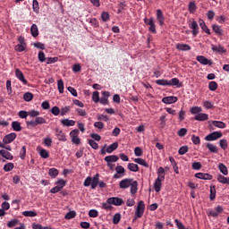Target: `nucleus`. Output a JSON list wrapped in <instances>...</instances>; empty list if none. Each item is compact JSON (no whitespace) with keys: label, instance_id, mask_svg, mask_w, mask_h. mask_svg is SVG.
I'll return each mask as SVG.
<instances>
[{"label":"nucleus","instance_id":"obj_55","mask_svg":"<svg viewBox=\"0 0 229 229\" xmlns=\"http://www.w3.org/2000/svg\"><path fill=\"white\" fill-rule=\"evenodd\" d=\"M219 146L220 148H222L223 149H226L228 148V140L223 139L220 140L219 141Z\"/></svg>","mask_w":229,"mask_h":229},{"label":"nucleus","instance_id":"obj_9","mask_svg":"<svg viewBox=\"0 0 229 229\" xmlns=\"http://www.w3.org/2000/svg\"><path fill=\"white\" fill-rule=\"evenodd\" d=\"M189 28L192 30L191 33L193 37H198L199 33V27L198 26V21H192L191 24H189Z\"/></svg>","mask_w":229,"mask_h":229},{"label":"nucleus","instance_id":"obj_18","mask_svg":"<svg viewBox=\"0 0 229 229\" xmlns=\"http://www.w3.org/2000/svg\"><path fill=\"white\" fill-rule=\"evenodd\" d=\"M0 155L3 157V158H5V160H13V155L5 149H1Z\"/></svg>","mask_w":229,"mask_h":229},{"label":"nucleus","instance_id":"obj_16","mask_svg":"<svg viewBox=\"0 0 229 229\" xmlns=\"http://www.w3.org/2000/svg\"><path fill=\"white\" fill-rule=\"evenodd\" d=\"M211 50L214 51V53H226V49L225 48V47L221 46V45H211Z\"/></svg>","mask_w":229,"mask_h":229},{"label":"nucleus","instance_id":"obj_19","mask_svg":"<svg viewBox=\"0 0 229 229\" xmlns=\"http://www.w3.org/2000/svg\"><path fill=\"white\" fill-rule=\"evenodd\" d=\"M157 180H160L161 182H164L165 180V169L164 167L160 166L157 169Z\"/></svg>","mask_w":229,"mask_h":229},{"label":"nucleus","instance_id":"obj_31","mask_svg":"<svg viewBox=\"0 0 229 229\" xmlns=\"http://www.w3.org/2000/svg\"><path fill=\"white\" fill-rule=\"evenodd\" d=\"M104 160L107 163L117 162V160H119V157L115 155L107 156L104 158Z\"/></svg>","mask_w":229,"mask_h":229},{"label":"nucleus","instance_id":"obj_64","mask_svg":"<svg viewBox=\"0 0 229 229\" xmlns=\"http://www.w3.org/2000/svg\"><path fill=\"white\" fill-rule=\"evenodd\" d=\"M189 151V147L187 146H182L179 148L178 153L179 155H185Z\"/></svg>","mask_w":229,"mask_h":229},{"label":"nucleus","instance_id":"obj_35","mask_svg":"<svg viewBox=\"0 0 229 229\" xmlns=\"http://www.w3.org/2000/svg\"><path fill=\"white\" fill-rule=\"evenodd\" d=\"M212 124L213 126H216V128H221V129L226 128V123L221 121H213Z\"/></svg>","mask_w":229,"mask_h":229},{"label":"nucleus","instance_id":"obj_49","mask_svg":"<svg viewBox=\"0 0 229 229\" xmlns=\"http://www.w3.org/2000/svg\"><path fill=\"white\" fill-rule=\"evenodd\" d=\"M208 89L212 92H215V90H217V82L210 81L209 84H208Z\"/></svg>","mask_w":229,"mask_h":229},{"label":"nucleus","instance_id":"obj_11","mask_svg":"<svg viewBox=\"0 0 229 229\" xmlns=\"http://www.w3.org/2000/svg\"><path fill=\"white\" fill-rule=\"evenodd\" d=\"M197 62H199V64H201V65H212V64H214L212 62V60L208 59L207 57H205L204 55H198L196 58Z\"/></svg>","mask_w":229,"mask_h":229},{"label":"nucleus","instance_id":"obj_8","mask_svg":"<svg viewBox=\"0 0 229 229\" xmlns=\"http://www.w3.org/2000/svg\"><path fill=\"white\" fill-rule=\"evenodd\" d=\"M15 139H17V133L11 132L4 137L3 142L4 144H11Z\"/></svg>","mask_w":229,"mask_h":229},{"label":"nucleus","instance_id":"obj_41","mask_svg":"<svg viewBox=\"0 0 229 229\" xmlns=\"http://www.w3.org/2000/svg\"><path fill=\"white\" fill-rule=\"evenodd\" d=\"M24 101L30 102L33 100V93L31 92H26L23 95Z\"/></svg>","mask_w":229,"mask_h":229},{"label":"nucleus","instance_id":"obj_48","mask_svg":"<svg viewBox=\"0 0 229 229\" xmlns=\"http://www.w3.org/2000/svg\"><path fill=\"white\" fill-rule=\"evenodd\" d=\"M209 199L211 201H214L216 199V186H210Z\"/></svg>","mask_w":229,"mask_h":229},{"label":"nucleus","instance_id":"obj_38","mask_svg":"<svg viewBox=\"0 0 229 229\" xmlns=\"http://www.w3.org/2000/svg\"><path fill=\"white\" fill-rule=\"evenodd\" d=\"M22 216L25 217H37L38 214L36 211H23Z\"/></svg>","mask_w":229,"mask_h":229},{"label":"nucleus","instance_id":"obj_17","mask_svg":"<svg viewBox=\"0 0 229 229\" xmlns=\"http://www.w3.org/2000/svg\"><path fill=\"white\" fill-rule=\"evenodd\" d=\"M168 87H177V89H180V87H182V82H180L178 78H173L168 81Z\"/></svg>","mask_w":229,"mask_h":229},{"label":"nucleus","instance_id":"obj_40","mask_svg":"<svg viewBox=\"0 0 229 229\" xmlns=\"http://www.w3.org/2000/svg\"><path fill=\"white\" fill-rule=\"evenodd\" d=\"M58 169L56 168H50L48 171V174L51 178H56V176H58Z\"/></svg>","mask_w":229,"mask_h":229},{"label":"nucleus","instance_id":"obj_30","mask_svg":"<svg viewBox=\"0 0 229 229\" xmlns=\"http://www.w3.org/2000/svg\"><path fill=\"white\" fill-rule=\"evenodd\" d=\"M206 147L210 151V153H218V151H219V148H217V147H216V145H214L212 143H207Z\"/></svg>","mask_w":229,"mask_h":229},{"label":"nucleus","instance_id":"obj_43","mask_svg":"<svg viewBox=\"0 0 229 229\" xmlns=\"http://www.w3.org/2000/svg\"><path fill=\"white\" fill-rule=\"evenodd\" d=\"M13 167H15L13 163H8L4 165V171H5V173H10V171H13Z\"/></svg>","mask_w":229,"mask_h":229},{"label":"nucleus","instance_id":"obj_3","mask_svg":"<svg viewBox=\"0 0 229 229\" xmlns=\"http://www.w3.org/2000/svg\"><path fill=\"white\" fill-rule=\"evenodd\" d=\"M144 22L147 26H148V31L154 35H157V25L155 24V19L145 18Z\"/></svg>","mask_w":229,"mask_h":229},{"label":"nucleus","instance_id":"obj_34","mask_svg":"<svg viewBox=\"0 0 229 229\" xmlns=\"http://www.w3.org/2000/svg\"><path fill=\"white\" fill-rule=\"evenodd\" d=\"M188 10L190 12V13H194V12H196V10H198V6L196 5V2L192 1L189 3L188 5Z\"/></svg>","mask_w":229,"mask_h":229},{"label":"nucleus","instance_id":"obj_54","mask_svg":"<svg viewBox=\"0 0 229 229\" xmlns=\"http://www.w3.org/2000/svg\"><path fill=\"white\" fill-rule=\"evenodd\" d=\"M99 91H94L92 94V100L94 103H99Z\"/></svg>","mask_w":229,"mask_h":229},{"label":"nucleus","instance_id":"obj_60","mask_svg":"<svg viewBox=\"0 0 229 229\" xmlns=\"http://www.w3.org/2000/svg\"><path fill=\"white\" fill-rule=\"evenodd\" d=\"M64 217L65 219H74L76 217V211H69Z\"/></svg>","mask_w":229,"mask_h":229},{"label":"nucleus","instance_id":"obj_32","mask_svg":"<svg viewBox=\"0 0 229 229\" xmlns=\"http://www.w3.org/2000/svg\"><path fill=\"white\" fill-rule=\"evenodd\" d=\"M117 148H119V143L114 142L113 144H111L109 147L106 148V152L114 153V151H115V149H117Z\"/></svg>","mask_w":229,"mask_h":229},{"label":"nucleus","instance_id":"obj_6","mask_svg":"<svg viewBox=\"0 0 229 229\" xmlns=\"http://www.w3.org/2000/svg\"><path fill=\"white\" fill-rule=\"evenodd\" d=\"M223 207L222 206H217L215 208V210L209 209L208 212V216H211V217H217L219 214H223Z\"/></svg>","mask_w":229,"mask_h":229},{"label":"nucleus","instance_id":"obj_56","mask_svg":"<svg viewBox=\"0 0 229 229\" xmlns=\"http://www.w3.org/2000/svg\"><path fill=\"white\" fill-rule=\"evenodd\" d=\"M121 222V215L119 213H116L113 217V223L114 225H119Z\"/></svg>","mask_w":229,"mask_h":229},{"label":"nucleus","instance_id":"obj_27","mask_svg":"<svg viewBox=\"0 0 229 229\" xmlns=\"http://www.w3.org/2000/svg\"><path fill=\"white\" fill-rule=\"evenodd\" d=\"M162 182L163 181H160V179H156L154 182V189L156 192H160V191H162Z\"/></svg>","mask_w":229,"mask_h":229},{"label":"nucleus","instance_id":"obj_12","mask_svg":"<svg viewBox=\"0 0 229 229\" xmlns=\"http://www.w3.org/2000/svg\"><path fill=\"white\" fill-rule=\"evenodd\" d=\"M15 76L21 81V83H23V85H28V81L24 78V73H22L19 68L15 69Z\"/></svg>","mask_w":229,"mask_h":229},{"label":"nucleus","instance_id":"obj_63","mask_svg":"<svg viewBox=\"0 0 229 229\" xmlns=\"http://www.w3.org/2000/svg\"><path fill=\"white\" fill-rule=\"evenodd\" d=\"M50 112L53 114V115H60V107L55 106L51 108Z\"/></svg>","mask_w":229,"mask_h":229},{"label":"nucleus","instance_id":"obj_5","mask_svg":"<svg viewBox=\"0 0 229 229\" xmlns=\"http://www.w3.org/2000/svg\"><path fill=\"white\" fill-rule=\"evenodd\" d=\"M221 137H223V132L214 131L212 133L208 134L205 137V140H208V142H212L214 140H217V139H221Z\"/></svg>","mask_w":229,"mask_h":229},{"label":"nucleus","instance_id":"obj_46","mask_svg":"<svg viewBox=\"0 0 229 229\" xmlns=\"http://www.w3.org/2000/svg\"><path fill=\"white\" fill-rule=\"evenodd\" d=\"M55 184L58 185L61 190H63L64 187H65V185H67V181H65L64 179H58L57 182H55Z\"/></svg>","mask_w":229,"mask_h":229},{"label":"nucleus","instance_id":"obj_23","mask_svg":"<svg viewBox=\"0 0 229 229\" xmlns=\"http://www.w3.org/2000/svg\"><path fill=\"white\" fill-rule=\"evenodd\" d=\"M176 49L178 51H191V47L188 44H180L176 45Z\"/></svg>","mask_w":229,"mask_h":229},{"label":"nucleus","instance_id":"obj_50","mask_svg":"<svg viewBox=\"0 0 229 229\" xmlns=\"http://www.w3.org/2000/svg\"><path fill=\"white\" fill-rule=\"evenodd\" d=\"M101 19L104 22H108L110 21V14L106 12L101 13Z\"/></svg>","mask_w":229,"mask_h":229},{"label":"nucleus","instance_id":"obj_53","mask_svg":"<svg viewBox=\"0 0 229 229\" xmlns=\"http://www.w3.org/2000/svg\"><path fill=\"white\" fill-rule=\"evenodd\" d=\"M200 112H203V109H201V107L199 106H193L191 108V114H199Z\"/></svg>","mask_w":229,"mask_h":229},{"label":"nucleus","instance_id":"obj_21","mask_svg":"<svg viewBox=\"0 0 229 229\" xmlns=\"http://www.w3.org/2000/svg\"><path fill=\"white\" fill-rule=\"evenodd\" d=\"M195 178H199V180H212L213 177L210 174L197 173Z\"/></svg>","mask_w":229,"mask_h":229},{"label":"nucleus","instance_id":"obj_59","mask_svg":"<svg viewBox=\"0 0 229 229\" xmlns=\"http://www.w3.org/2000/svg\"><path fill=\"white\" fill-rule=\"evenodd\" d=\"M89 144L93 149H99V145L94 140H89Z\"/></svg>","mask_w":229,"mask_h":229},{"label":"nucleus","instance_id":"obj_10","mask_svg":"<svg viewBox=\"0 0 229 229\" xmlns=\"http://www.w3.org/2000/svg\"><path fill=\"white\" fill-rule=\"evenodd\" d=\"M132 182L133 178L123 179L119 182V187L120 189H128L131 185Z\"/></svg>","mask_w":229,"mask_h":229},{"label":"nucleus","instance_id":"obj_39","mask_svg":"<svg viewBox=\"0 0 229 229\" xmlns=\"http://www.w3.org/2000/svg\"><path fill=\"white\" fill-rule=\"evenodd\" d=\"M218 169H219L220 173H223L225 176H226V174H228V168L226 167V165H225V164L220 163L218 165Z\"/></svg>","mask_w":229,"mask_h":229},{"label":"nucleus","instance_id":"obj_37","mask_svg":"<svg viewBox=\"0 0 229 229\" xmlns=\"http://www.w3.org/2000/svg\"><path fill=\"white\" fill-rule=\"evenodd\" d=\"M156 83L157 85H160L162 87H169V81L165 79L157 80Z\"/></svg>","mask_w":229,"mask_h":229},{"label":"nucleus","instance_id":"obj_52","mask_svg":"<svg viewBox=\"0 0 229 229\" xmlns=\"http://www.w3.org/2000/svg\"><path fill=\"white\" fill-rule=\"evenodd\" d=\"M39 155H40L41 158H49V152L45 148H42L39 151Z\"/></svg>","mask_w":229,"mask_h":229},{"label":"nucleus","instance_id":"obj_13","mask_svg":"<svg viewBox=\"0 0 229 229\" xmlns=\"http://www.w3.org/2000/svg\"><path fill=\"white\" fill-rule=\"evenodd\" d=\"M178 101V98L174 96L165 97L162 98V102L165 105H173V103H176Z\"/></svg>","mask_w":229,"mask_h":229},{"label":"nucleus","instance_id":"obj_15","mask_svg":"<svg viewBox=\"0 0 229 229\" xmlns=\"http://www.w3.org/2000/svg\"><path fill=\"white\" fill-rule=\"evenodd\" d=\"M55 136L57 137L58 140H60L61 142L67 141L65 133H64V131H60L58 128L55 129Z\"/></svg>","mask_w":229,"mask_h":229},{"label":"nucleus","instance_id":"obj_28","mask_svg":"<svg viewBox=\"0 0 229 229\" xmlns=\"http://www.w3.org/2000/svg\"><path fill=\"white\" fill-rule=\"evenodd\" d=\"M30 33L34 38H37V36L38 35V26L37 24H32L30 27Z\"/></svg>","mask_w":229,"mask_h":229},{"label":"nucleus","instance_id":"obj_2","mask_svg":"<svg viewBox=\"0 0 229 229\" xmlns=\"http://www.w3.org/2000/svg\"><path fill=\"white\" fill-rule=\"evenodd\" d=\"M144 210H146V205L142 200H140L138 202L137 209L134 215V218L132 219V223H135V221H137V217H142V216H144Z\"/></svg>","mask_w":229,"mask_h":229},{"label":"nucleus","instance_id":"obj_45","mask_svg":"<svg viewBox=\"0 0 229 229\" xmlns=\"http://www.w3.org/2000/svg\"><path fill=\"white\" fill-rule=\"evenodd\" d=\"M32 9H33V12H35V13H38V12L40 11V7L38 6V1L33 0Z\"/></svg>","mask_w":229,"mask_h":229},{"label":"nucleus","instance_id":"obj_14","mask_svg":"<svg viewBox=\"0 0 229 229\" xmlns=\"http://www.w3.org/2000/svg\"><path fill=\"white\" fill-rule=\"evenodd\" d=\"M157 19L158 21L159 26H164L165 18L164 17V13L160 9L157 10Z\"/></svg>","mask_w":229,"mask_h":229},{"label":"nucleus","instance_id":"obj_57","mask_svg":"<svg viewBox=\"0 0 229 229\" xmlns=\"http://www.w3.org/2000/svg\"><path fill=\"white\" fill-rule=\"evenodd\" d=\"M20 158L21 160H24L26 158V146H22L20 150Z\"/></svg>","mask_w":229,"mask_h":229},{"label":"nucleus","instance_id":"obj_25","mask_svg":"<svg viewBox=\"0 0 229 229\" xmlns=\"http://www.w3.org/2000/svg\"><path fill=\"white\" fill-rule=\"evenodd\" d=\"M12 128L13 131H22V126H21V123L14 121L12 123Z\"/></svg>","mask_w":229,"mask_h":229},{"label":"nucleus","instance_id":"obj_7","mask_svg":"<svg viewBox=\"0 0 229 229\" xmlns=\"http://www.w3.org/2000/svg\"><path fill=\"white\" fill-rule=\"evenodd\" d=\"M107 202L111 203V205H114L115 207H121V205L124 203V200L118 197H112L107 199Z\"/></svg>","mask_w":229,"mask_h":229},{"label":"nucleus","instance_id":"obj_24","mask_svg":"<svg viewBox=\"0 0 229 229\" xmlns=\"http://www.w3.org/2000/svg\"><path fill=\"white\" fill-rule=\"evenodd\" d=\"M195 121H208V114L205 113H199L194 117Z\"/></svg>","mask_w":229,"mask_h":229},{"label":"nucleus","instance_id":"obj_20","mask_svg":"<svg viewBox=\"0 0 229 229\" xmlns=\"http://www.w3.org/2000/svg\"><path fill=\"white\" fill-rule=\"evenodd\" d=\"M130 187H131L130 189L131 194H137V191H139V182L132 179V182H131Z\"/></svg>","mask_w":229,"mask_h":229},{"label":"nucleus","instance_id":"obj_29","mask_svg":"<svg viewBox=\"0 0 229 229\" xmlns=\"http://www.w3.org/2000/svg\"><path fill=\"white\" fill-rule=\"evenodd\" d=\"M92 185H91V189H96L99 183V174H97L96 175H94V177L92 178Z\"/></svg>","mask_w":229,"mask_h":229},{"label":"nucleus","instance_id":"obj_51","mask_svg":"<svg viewBox=\"0 0 229 229\" xmlns=\"http://www.w3.org/2000/svg\"><path fill=\"white\" fill-rule=\"evenodd\" d=\"M19 225V219H13L8 222L7 226L8 228H13V226H17Z\"/></svg>","mask_w":229,"mask_h":229},{"label":"nucleus","instance_id":"obj_42","mask_svg":"<svg viewBox=\"0 0 229 229\" xmlns=\"http://www.w3.org/2000/svg\"><path fill=\"white\" fill-rule=\"evenodd\" d=\"M118 11L117 13H123V10L126 9V2L123 1L118 4Z\"/></svg>","mask_w":229,"mask_h":229},{"label":"nucleus","instance_id":"obj_4","mask_svg":"<svg viewBox=\"0 0 229 229\" xmlns=\"http://www.w3.org/2000/svg\"><path fill=\"white\" fill-rule=\"evenodd\" d=\"M80 135V131L78 129L72 130L70 132V137L72 138V142L76 146H80L81 144V140L78 137Z\"/></svg>","mask_w":229,"mask_h":229},{"label":"nucleus","instance_id":"obj_44","mask_svg":"<svg viewBox=\"0 0 229 229\" xmlns=\"http://www.w3.org/2000/svg\"><path fill=\"white\" fill-rule=\"evenodd\" d=\"M203 106L207 110H212V108H214V104L211 101L206 100L203 102Z\"/></svg>","mask_w":229,"mask_h":229},{"label":"nucleus","instance_id":"obj_1","mask_svg":"<svg viewBox=\"0 0 229 229\" xmlns=\"http://www.w3.org/2000/svg\"><path fill=\"white\" fill-rule=\"evenodd\" d=\"M47 123V122L46 121V118H44L42 116H38L35 118V120L27 121L26 125H27V128H30V126L31 128H37V126H38V124H46Z\"/></svg>","mask_w":229,"mask_h":229},{"label":"nucleus","instance_id":"obj_62","mask_svg":"<svg viewBox=\"0 0 229 229\" xmlns=\"http://www.w3.org/2000/svg\"><path fill=\"white\" fill-rule=\"evenodd\" d=\"M29 115H30V117L37 118L38 115H40V112L33 109V110L29 111Z\"/></svg>","mask_w":229,"mask_h":229},{"label":"nucleus","instance_id":"obj_58","mask_svg":"<svg viewBox=\"0 0 229 229\" xmlns=\"http://www.w3.org/2000/svg\"><path fill=\"white\" fill-rule=\"evenodd\" d=\"M71 112V106H64L61 109L60 114L62 116L67 115Z\"/></svg>","mask_w":229,"mask_h":229},{"label":"nucleus","instance_id":"obj_26","mask_svg":"<svg viewBox=\"0 0 229 229\" xmlns=\"http://www.w3.org/2000/svg\"><path fill=\"white\" fill-rule=\"evenodd\" d=\"M212 30L216 35H218L219 37H223V30H221V26L214 24L212 25Z\"/></svg>","mask_w":229,"mask_h":229},{"label":"nucleus","instance_id":"obj_33","mask_svg":"<svg viewBox=\"0 0 229 229\" xmlns=\"http://www.w3.org/2000/svg\"><path fill=\"white\" fill-rule=\"evenodd\" d=\"M129 171H131L132 173H138L139 171V165L134 163H129L127 165Z\"/></svg>","mask_w":229,"mask_h":229},{"label":"nucleus","instance_id":"obj_47","mask_svg":"<svg viewBox=\"0 0 229 229\" xmlns=\"http://www.w3.org/2000/svg\"><path fill=\"white\" fill-rule=\"evenodd\" d=\"M57 89L60 94H64V81L61 79L57 81Z\"/></svg>","mask_w":229,"mask_h":229},{"label":"nucleus","instance_id":"obj_22","mask_svg":"<svg viewBox=\"0 0 229 229\" xmlns=\"http://www.w3.org/2000/svg\"><path fill=\"white\" fill-rule=\"evenodd\" d=\"M61 123L63 124V126H74V124H76V121L70 120L69 118H64L61 120Z\"/></svg>","mask_w":229,"mask_h":229},{"label":"nucleus","instance_id":"obj_61","mask_svg":"<svg viewBox=\"0 0 229 229\" xmlns=\"http://www.w3.org/2000/svg\"><path fill=\"white\" fill-rule=\"evenodd\" d=\"M84 187H92V177L89 176L85 179L84 183H83Z\"/></svg>","mask_w":229,"mask_h":229},{"label":"nucleus","instance_id":"obj_36","mask_svg":"<svg viewBox=\"0 0 229 229\" xmlns=\"http://www.w3.org/2000/svg\"><path fill=\"white\" fill-rule=\"evenodd\" d=\"M135 164H139L140 165H143V167H149V165L146 162V160L138 157L134 159Z\"/></svg>","mask_w":229,"mask_h":229}]
</instances>
